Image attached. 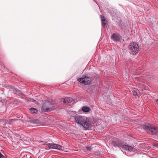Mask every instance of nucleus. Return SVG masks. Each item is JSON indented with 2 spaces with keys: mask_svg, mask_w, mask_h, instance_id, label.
<instances>
[{
  "mask_svg": "<svg viewBox=\"0 0 158 158\" xmlns=\"http://www.w3.org/2000/svg\"><path fill=\"white\" fill-rule=\"evenodd\" d=\"M82 110L83 111L86 112H89L90 110V108L87 106H84L82 107Z\"/></svg>",
  "mask_w": 158,
  "mask_h": 158,
  "instance_id": "nucleus-13",
  "label": "nucleus"
},
{
  "mask_svg": "<svg viewBox=\"0 0 158 158\" xmlns=\"http://www.w3.org/2000/svg\"><path fill=\"white\" fill-rule=\"evenodd\" d=\"M142 127L147 132L158 136V131L155 132L156 130V127L150 124L145 123L143 125Z\"/></svg>",
  "mask_w": 158,
  "mask_h": 158,
  "instance_id": "nucleus-2",
  "label": "nucleus"
},
{
  "mask_svg": "<svg viewBox=\"0 0 158 158\" xmlns=\"http://www.w3.org/2000/svg\"><path fill=\"white\" fill-rule=\"evenodd\" d=\"M113 145L115 147H117L120 149L122 148L130 152H134L136 150L135 148L131 146L124 145V143L120 140L114 141Z\"/></svg>",
  "mask_w": 158,
  "mask_h": 158,
  "instance_id": "nucleus-1",
  "label": "nucleus"
},
{
  "mask_svg": "<svg viewBox=\"0 0 158 158\" xmlns=\"http://www.w3.org/2000/svg\"><path fill=\"white\" fill-rule=\"evenodd\" d=\"M128 48L130 52L136 53L138 51L139 48L138 44L136 42H131L130 43V45L129 46Z\"/></svg>",
  "mask_w": 158,
  "mask_h": 158,
  "instance_id": "nucleus-4",
  "label": "nucleus"
},
{
  "mask_svg": "<svg viewBox=\"0 0 158 158\" xmlns=\"http://www.w3.org/2000/svg\"><path fill=\"white\" fill-rule=\"evenodd\" d=\"M102 21V26H105L106 24V20L105 17L102 15H100Z\"/></svg>",
  "mask_w": 158,
  "mask_h": 158,
  "instance_id": "nucleus-11",
  "label": "nucleus"
},
{
  "mask_svg": "<svg viewBox=\"0 0 158 158\" xmlns=\"http://www.w3.org/2000/svg\"><path fill=\"white\" fill-rule=\"evenodd\" d=\"M78 80L80 82L82 83L85 85H88L91 82V79L89 77L86 76L80 78Z\"/></svg>",
  "mask_w": 158,
  "mask_h": 158,
  "instance_id": "nucleus-5",
  "label": "nucleus"
},
{
  "mask_svg": "<svg viewBox=\"0 0 158 158\" xmlns=\"http://www.w3.org/2000/svg\"><path fill=\"white\" fill-rule=\"evenodd\" d=\"M53 104L48 101H44L42 104V109L45 112L48 111L53 109Z\"/></svg>",
  "mask_w": 158,
  "mask_h": 158,
  "instance_id": "nucleus-3",
  "label": "nucleus"
},
{
  "mask_svg": "<svg viewBox=\"0 0 158 158\" xmlns=\"http://www.w3.org/2000/svg\"><path fill=\"white\" fill-rule=\"evenodd\" d=\"M30 110L31 114H34L38 112V110L35 108H31L29 109Z\"/></svg>",
  "mask_w": 158,
  "mask_h": 158,
  "instance_id": "nucleus-15",
  "label": "nucleus"
},
{
  "mask_svg": "<svg viewBox=\"0 0 158 158\" xmlns=\"http://www.w3.org/2000/svg\"><path fill=\"white\" fill-rule=\"evenodd\" d=\"M86 120V117L85 116H76L75 118V121L81 125Z\"/></svg>",
  "mask_w": 158,
  "mask_h": 158,
  "instance_id": "nucleus-6",
  "label": "nucleus"
},
{
  "mask_svg": "<svg viewBox=\"0 0 158 158\" xmlns=\"http://www.w3.org/2000/svg\"><path fill=\"white\" fill-rule=\"evenodd\" d=\"M46 146L50 148L56 149L59 150H62V146L55 143H47Z\"/></svg>",
  "mask_w": 158,
  "mask_h": 158,
  "instance_id": "nucleus-7",
  "label": "nucleus"
},
{
  "mask_svg": "<svg viewBox=\"0 0 158 158\" xmlns=\"http://www.w3.org/2000/svg\"><path fill=\"white\" fill-rule=\"evenodd\" d=\"M13 92L14 94H22V92L20 91L15 88L13 89Z\"/></svg>",
  "mask_w": 158,
  "mask_h": 158,
  "instance_id": "nucleus-14",
  "label": "nucleus"
},
{
  "mask_svg": "<svg viewBox=\"0 0 158 158\" xmlns=\"http://www.w3.org/2000/svg\"><path fill=\"white\" fill-rule=\"evenodd\" d=\"M156 102L158 103V99L156 101Z\"/></svg>",
  "mask_w": 158,
  "mask_h": 158,
  "instance_id": "nucleus-19",
  "label": "nucleus"
},
{
  "mask_svg": "<svg viewBox=\"0 0 158 158\" xmlns=\"http://www.w3.org/2000/svg\"><path fill=\"white\" fill-rule=\"evenodd\" d=\"M93 151L95 153V154L98 156L101 155V153L98 152V147H93Z\"/></svg>",
  "mask_w": 158,
  "mask_h": 158,
  "instance_id": "nucleus-12",
  "label": "nucleus"
},
{
  "mask_svg": "<svg viewBox=\"0 0 158 158\" xmlns=\"http://www.w3.org/2000/svg\"><path fill=\"white\" fill-rule=\"evenodd\" d=\"M82 126L86 130L91 129L92 126L91 123L88 120H87V118L86 120H85V121L84 122Z\"/></svg>",
  "mask_w": 158,
  "mask_h": 158,
  "instance_id": "nucleus-8",
  "label": "nucleus"
},
{
  "mask_svg": "<svg viewBox=\"0 0 158 158\" xmlns=\"http://www.w3.org/2000/svg\"><path fill=\"white\" fill-rule=\"evenodd\" d=\"M111 38L114 41H118L120 39L121 36L118 34L114 33L113 34Z\"/></svg>",
  "mask_w": 158,
  "mask_h": 158,
  "instance_id": "nucleus-10",
  "label": "nucleus"
},
{
  "mask_svg": "<svg viewBox=\"0 0 158 158\" xmlns=\"http://www.w3.org/2000/svg\"><path fill=\"white\" fill-rule=\"evenodd\" d=\"M132 92H133V94L134 96H136V95H137V92L136 91H133Z\"/></svg>",
  "mask_w": 158,
  "mask_h": 158,
  "instance_id": "nucleus-18",
  "label": "nucleus"
},
{
  "mask_svg": "<svg viewBox=\"0 0 158 158\" xmlns=\"http://www.w3.org/2000/svg\"><path fill=\"white\" fill-rule=\"evenodd\" d=\"M93 147L89 146L87 147V150L88 152H91L93 151Z\"/></svg>",
  "mask_w": 158,
  "mask_h": 158,
  "instance_id": "nucleus-16",
  "label": "nucleus"
},
{
  "mask_svg": "<svg viewBox=\"0 0 158 158\" xmlns=\"http://www.w3.org/2000/svg\"><path fill=\"white\" fill-rule=\"evenodd\" d=\"M63 102L64 103H68L70 104H73L74 101L73 98L71 97H68L65 98H64Z\"/></svg>",
  "mask_w": 158,
  "mask_h": 158,
  "instance_id": "nucleus-9",
  "label": "nucleus"
},
{
  "mask_svg": "<svg viewBox=\"0 0 158 158\" xmlns=\"http://www.w3.org/2000/svg\"><path fill=\"white\" fill-rule=\"evenodd\" d=\"M17 120H18L17 119H16V118L11 119L9 121V123L11 124L12 122L13 121H16Z\"/></svg>",
  "mask_w": 158,
  "mask_h": 158,
  "instance_id": "nucleus-17",
  "label": "nucleus"
}]
</instances>
